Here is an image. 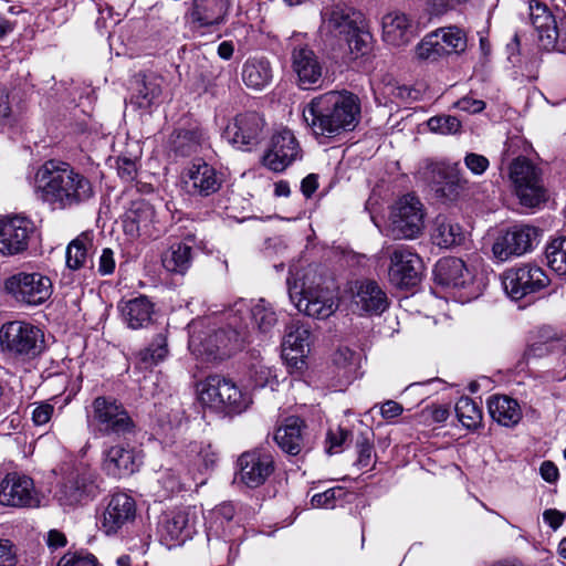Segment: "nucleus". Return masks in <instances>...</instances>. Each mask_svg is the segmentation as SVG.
Listing matches in <instances>:
<instances>
[{
	"mask_svg": "<svg viewBox=\"0 0 566 566\" xmlns=\"http://www.w3.org/2000/svg\"><path fill=\"white\" fill-rule=\"evenodd\" d=\"M32 186L36 197L56 210L78 207L95 195L87 176L57 159H49L36 168Z\"/></svg>",
	"mask_w": 566,
	"mask_h": 566,
	"instance_id": "obj_1",
	"label": "nucleus"
},
{
	"mask_svg": "<svg viewBox=\"0 0 566 566\" xmlns=\"http://www.w3.org/2000/svg\"><path fill=\"white\" fill-rule=\"evenodd\" d=\"M303 120L316 138L334 139L353 132L361 118L359 97L346 90L313 97L302 111Z\"/></svg>",
	"mask_w": 566,
	"mask_h": 566,
	"instance_id": "obj_2",
	"label": "nucleus"
},
{
	"mask_svg": "<svg viewBox=\"0 0 566 566\" xmlns=\"http://www.w3.org/2000/svg\"><path fill=\"white\" fill-rule=\"evenodd\" d=\"M203 331L200 322L189 325V349L202 361H217L230 357L243 343L238 328Z\"/></svg>",
	"mask_w": 566,
	"mask_h": 566,
	"instance_id": "obj_3",
	"label": "nucleus"
},
{
	"mask_svg": "<svg viewBox=\"0 0 566 566\" xmlns=\"http://www.w3.org/2000/svg\"><path fill=\"white\" fill-rule=\"evenodd\" d=\"M286 282L290 300L305 315L325 319L337 310L338 301L334 291L316 282L315 275L307 273L302 282L287 277Z\"/></svg>",
	"mask_w": 566,
	"mask_h": 566,
	"instance_id": "obj_4",
	"label": "nucleus"
},
{
	"mask_svg": "<svg viewBox=\"0 0 566 566\" xmlns=\"http://www.w3.org/2000/svg\"><path fill=\"white\" fill-rule=\"evenodd\" d=\"M99 493L98 473L83 465L62 476L54 488L53 500L66 512L92 502Z\"/></svg>",
	"mask_w": 566,
	"mask_h": 566,
	"instance_id": "obj_5",
	"label": "nucleus"
},
{
	"mask_svg": "<svg viewBox=\"0 0 566 566\" xmlns=\"http://www.w3.org/2000/svg\"><path fill=\"white\" fill-rule=\"evenodd\" d=\"M200 402L226 413H241L252 403L251 395L231 379L211 375L197 385Z\"/></svg>",
	"mask_w": 566,
	"mask_h": 566,
	"instance_id": "obj_6",
	"label": "nucleus"
},
{
	"mask_svg": "<svg viewBox=\"0 0 566 566\" xmlns=\"http://www.w3.org/2000/svg\"><path fill=\"white\" fill-rule=\"evenodd\" d=\"M87 427L101 436H125L134 432L135 423L126 408L113 397L98 396L86 408Z\"/></svg>",
	"mask_w": 566,
	"mask_h": 566,
	"instance_id": "obj_7",
	"label": "nucleus"
},
{
	"mask_svg": "<svg viewBox=\"0 0 566 566\" xmlns=\"http://www.w3.org/2000/svg\"><path fill=\"white\" fill-rule=\"evenodd\" d=\"M0 345L11 354L33 358L44 348V334L30 323L12 321L1 326Z\"/></svg>",
	"mask_w": 566,
	"mask_h": 566,
	"instance_id": "obj_8",
	"label": "nucleus"
},
{
	"mask_svg": "<svg viewBox=\"0 0 566 566\" xmlns=\"http://www.w3.org/2000/svg\"><path fill=\"white\" fill-rule=\"evenodd\" d=\"M424 208L421 201L412 196L401 197L390 212L389 232L394 239H415L424 229Z\"/></svg>",
	"mask_w": 566,
	"mask_h": 566,
	"instance_id": "obj_9",
	"label": "nucleus"
},
{
	"mask_svg": "<svg viewBox=\"0 0 566 566\" xmlns=\"http://www.w3.org/2000/svg\"><path fill=\"white\" fill-rule=\"evenodd\" d=\"M226 315L228 326L238 328L243 339H245V329L249 325L248 321L261 333H269L277 322L276 313L272 305L263 298L253 303L239 300L227 311Z\"/></svg>",
	"mask_w": 566,
	"mask_h": 566,
	"instance_id": "obj_10",
	"label": "nucleus"
},
{
	"mask_svg": "<svg viewBox=\"0 0 566 566\" xmlns=\"http://www.w3.org/2000/svg\"><path fill=\"white\" fill-rule=\"evenodd\" d=\"M4 290L18 303L38 306L51 297L53 284L51 279L42 273L19 272L4 281Z\"/></svg>",
	"mask_w": 566,
	"mask_h": 566,
	"instance_id": "obj_11",
	"label": "nucleus"
},
{
	"mask_svg": "<svg viewBox=\"0 0 566 566\" xmlns=\"http://www.w3.org/2000/svg\"><path fill=\"white\" fill-rule=\"evenodd\" d=\"M291 66L302 90L321 85L325 71L323 59L298 35L291 39Z\"/></svg>",
	"mask_w": 566,
	"mask_h": 566,
	"instance_id": "obj_12",
	"label": "nucleus"
},
{
	"mask_svg": "<svg viewBox=\"0 0 566 566\" xmlns=\"http://www.w3.org/2000/svg\"><path fill=\"white\" fill-rule=\"evenodd\" d=\"M509 177L522 205L535 207L543 200L544 188L539 170L531 160L525 157L514 159L509 168Z\"/></svg>",
	"mask_w": 566,
	"mask_h": 566,
	"instance_id": "obj_13",
	"label": "nucleus"
},
{
	"mask_svg": "<svg viewBox=\"0 0 566 566\" xmlns=\"http://www.w3.org/2000/svg\"><path fill=\"white\" fill-rule=\"evenodd\" d=\"M502 284L506 294L517 301L548 286L549 277L538 265L527 263L506 270Z\"/></svg>",
	"mask_w": 566,
	"mask_h": 566,
	"instance_id": "obj_14",
	"label": "nucleus"
},
{
	"mask_svg": "<svg viewBox=\"0 0 566 566\" xmlns=\"http://www.w3.org/2000/svg\"><path fill=\"white\" fill-rule=\"evenodd\" d=\"M196 521V513L189 507L164 512L157 523L160 543L169 548L184 543L195 533Z\"/></svg>",
	"mask_w": 566,
	"mask_h": 566,
	"instance_id": "obj_15",
	"label": "nucleus"
},
{
	"mask_svg": "<svg viewBox=\"0 0 566 566\" xmlns=\"http://www.w3.org/2000/svg\"><path fill=\"white\" fill-rule=\"evenodd\" d=\"M237 465L239 481L250 489L263 485L275 469L272 452L264 448L243 452L238 458Z\"/></svg>",
	"mask_w": 566,
	"mask_h": 566,
	"instance_id": "obj_16",
	"label": "nucleus"
},
{
	"mask_svg": "<svg viewBox=\"0 0 566 566\" xmlns=\"http://www.w3.org/2000/svg\"><path fill=\"white\" fill-rule=\"evenodd\" d=\"M539 232L528 224H515L499 235L493 243L494 258L506 261L511 256H520L533 250L537 244Z\"/></svg>",
	"mask_w": 566,
	"mask_h": 566,
	"instance_id": "obj_17",
	"label": "nucleus"
},
{
	"mask_svg": "<svg viewBox=\"0 0 566 566\" xmlns=\"http://www.w3.org/2000/svg\"><path fill=\"white\" fill-rule=\"evenodd\" d=\"M135 518V500L124 492H118L109 496L99 518V530L107 536L117 535L126 531Z\"/></svg>",
	"mask_w": 566,
	"mask_h": 566,
	"instance_id": "obj_18",
	"label": "nucleus"
},
{
	"mask_svg": "<svg viewBox=\"0 0 566 566\" xmlns=\"http://www.w3.org/2000/svg\"><path fill=\"white\" fill-rule=\"evenodd\" d=\"M422 260L409 247L399 245L390 254L388 276L390 282L399 289L416 286L422 274Z\"/></svg>",
	"mask_w": 566,
	"mask_h": 566,
	"instance_id": "obj_19",
	"label": "nucleus"
},
{
	"mask_svg": "<svg viewBox=\"0 0 566 566\" xmlns=\"http://www.w3.org/2000/svg\"><path fill=\"white\" fill-rule=\"evenodd\" d=\"M0 503L13 507H39L41 495L30 476L12 472L0 483Z\"/></svg>",
	"mask_w": 566,
	"mask_h": 566,
	"instance_id": "obj_20",
	"label": "nucleus"
},
{
	"mask_svg": "<svg viewBox=\"0 0 566 566\" xmlns=\"http://www.w3.org/2000/svg\"><path fill=\"white\" fill-rule=\"evenodd\" d=\"M264 120L255 112L238 114L227 125L223 137L235 148L250 150L256 146L263 134Z\"/></svg>",
	"mask_w": 566,
	"mask_h": 566,
	"instance_id": "obj_21",
	"label": "nucleus"
},
{
	"mask_svg": "<svg viewBox=\"0 0 566 566\" xmlns=\"http://www.w3.org/2000/svg\"><path fill=\"white\" fill-rule=\"evenodd\" d=\"M123 229L130 239H156L163 232L154 207L145 200L132 202L124 216Z\"/></svg>",
	"mask_w": 566,
	"mask_h": 566,
	"instance_id": "obj_22",
	"label": "nucleus"
},
{
	"mask_svg": "<svg viewBox=\"0 0 566 566\" xmlns=\"http://www.w3.org/2000/svg\"><path fill=\"white\" fill-rule=\"evenodd\" d=\"M33 232V222L25 217L0 218V254L11 256L24 252Z\"/></svg>",
	"mask_w": 566,
	"mask_h": 566,
	"instance_id": "obj_23",
	"label": "nucleus"
},
{
	"mask_svg": "<svg viewBox=\"0 0 566 566\" xmlns=\"http://www.w3.org/2000/svg\"><path fill=\"white\" fill-rule=\"evenodd\" d=\"M300 146L289 129H282L271 138L269 149L263 156V164L269 169L281 172L300 157Z\"/></svg>",
	"mask_w": 566,
	"mask_h": 566,
	"instance_id": "obj_24",
	"label": "nucleus"
},
{
	"mask_svg": "<svg viewBox=\"0 0 566 566\" xmlns=\"http://www.w3.org/2000/svg\"><path fill=\"white\" fill-rule=\"evenodd\" d=\"M222 175L205 161L192 163L184 175L186 191L191 196L209 197L222 186Z\"/></svg>",
	"mask_w": 566,
	"mask_h": 566,
	"instance_id": "obj_25",
	"label": "nucleus"
},
{
	"mask_svg": "<svg viewBox=\"0 0 566 566\" xmlns=\"http://www.w3.org/2000/svg\"><path fill=\"white\" fill-rule=\"evenodd\" d=\"M139 464L135 450L129 446L118 443L103 451L102 469L108 476L115 479L130 476L138 470Z\"/></svg>",
	"mask_w": 566,
	"mask_h": 566,
	"instance_id": "obj_26",
	"label": "nucleus"
},
{
	"mask_svg": "<svg viewBox=\"0 0 566 566\" xmlns=\"http://www.w3.org/2000/svg\"><path fill=\"white\" fill-rule=\"evenodd\" d=\"M353 305L361 314L380 315L388 307V297L377 282L356 281L352 287Z\"/></svg>",
	"mask_w": 566,
	"mask_h": 566,
	"instance_id": "obj_27",
	"label": "nucleus"
},
{
	"mask_svg": "<svg viewBox=\"0 0 566 566\" xmlns=\"http://www.w3.org/2000/svg\"><path fill=\"white\" fill-rule=\"evenodd\" d=\"M231 7L230 0H191L187 17L198 28L223 24Z\"/></svg>",
	"mask_w": 566,
	"mask_h": 566,
	"instance_id": "obj_28",
	"label": "nucleus"
},
{
	"mask_svg": "<svg viewBox=\"0 0 566 566\" xmlns=\"http://www.w3.org/2000/svg\"><path fill=\"white\" fill-rule=\"evenodd\" d=\"M322 19L323 29L340 39L355 32V30L363 24L360 12L343 6L325 8L322 11Z\"/></svg>",
	"mask_w": 566,
	"mask_h": 566,
	"instance_id": "obj_29",
	"label": "nucleus"
},
{
	"mask_svg": "<svg viewBox=\"0 0 566 566\" xmlns=\"http://www.w3.org/2000/svg\"><path fill=\"white\" fill-rule=\"evenodd\" d=\"M468 180L463 177L459 164L439 165L436 169L433 190L444 200H457L465 190Z\"/></svg>",
	"mask_w": 566,
	"mask_h": 566,
	"instance_id": "obj_30",
	"label": "nucleus"
},
{
	"mask_svg": "<svg viewBox=\"0 0 566 566\" xmlns=\"http://www.w3.org/2000/svg\"><path fill=\"white\" fill-rule=\"evenodd\" d=\"M434 280L443 286L463 287L472 281V273L459 258H443L433 270Z\"/></svg>",
	"mask_w": 566,
	"mask_h": 566,
	"instance_id": "obj_31",
	"label": "nucleus"
},
{
	"mask_svg": "<svg viewBox=\"0 0 566 566\" xmlns=\"http://www.w3.org/2000/svg\"><path fill=\"white\" fill-rule=\"evenodd\" d=\"M304 422L297 417L287 418L274 434V440L281 450L290 455H297L304 447Z\"/></svg>",
	"mask_w": 566,
	"mask_h": 566,
	"instance_id": "obj_32",
	"label": "nucleus"
},
{
	"mask_svg": "<svg viewBox=\"0 0 566 566\" xmlns=\"http://www.w3.org/2000/svg\"><path fill=\"white\" fill-rule=\"evenodd\" d=\"M311 332L304 325L291 324L282 344L284 358L297 365L310 349Z\"/></svg>",
	"mask_w": 566,
	"mask_h": 566,
	"instance_id": "obj_33",
	"label": "nucleus"
},
{
	"mask_svg": "<svg viewBox=\"0 0 566 566\" xmlns=\"http://www.w3.org/2000/svg\"><path fill=\"white\" fill-rule=\"evenodd\" d=\"M488 409L494 421L507 428L515 427L523 416L517 400L505 395L490 397L488 399Z\"/></svg>",
	"mask_w": 566,
	"mask_h": 566,
	"instance_id": "obj_34",
	"label": "nucleus"
},
{
	"mask_svg": "<svg viewBox=\"0 0 566 566\" xmlns=\"http://www.w3.org/2000/svg\"><path fill=\"white\" fill-rule=\"evenodd\" d=\"M384 40L394 46H401L413 38V30L409 18L405 13H388L382 19Z\"/></svg>",
	"mask_w": 566,
	"mask_h": 566,
	"instance_id": "obj_35",
	"label": "nucleus"
},
{
	"mask_svg": "<svg viewBox=\"0 0 566 566\" xmlns=\"http://www.w3.org/2000/svg\"><path fill=\"white\" fill-rule=\"evenodd\" d=\"M95 251L94 235L92 232H83L72 240L66 247L65 263L70 270L76 271L92 264V255Z\"/></svg>",
	"mask_w": 566,
	"mask_h": 566,
	"instance_id": "obj_36",
	"label": "nucleus"
},
{
	"mask_svg": "<svg viewBox=\"0 0 566 566\" xmlns=\"http://www.w3.org/2000/svg\"><path fill=\"white\" fill-rule=\"evenodd\" d=\"M235 507L231 502L216 506L208 515V533L217 537L228 538L234 534L239 523L234 521Z\"/></svg>",
	"mask_w": 566,
	"mask_h": 566,
	"instance_id": "obj_37",
	"label": "nucleus"
},
{
	"mask_svg": "<svg viewBox=\"0 0 566 566\" xmlns=\"http://www.w3.org/2000/svg\"><path fill=\"white\" fill-rule=\"evenodd\" d=\"M119 308L124 321L133 329L146 327L154 314V304L145 295L128 300Z\"/></svg>",
	"mask_w": 566,
	"mask_h": 566,
	"instance_id": "obj_38",
	"label": "nucleus"
},
{
	"mask_svg": "<svg viewBox=\"0 0 566 566\" xmlns=\"http://www.w3.org/2000/svg\"><path fill=\"white\" fill-rule=\"evenodd\" d=\"M431 239L436 245L448 249L461 244L464 233L458 222L440 214L436 218Z\"/></svg>",
	"mask_w": 566,
	"mask_h": 566,
	"instance_id": "obj_39",
	"label": "nucleus"
},
{
	"mask_svg": "<svg viewBox=\"0 0 566 566\" xmlns=\"http://www.w3.org/2000/svg\"><path fill=\"white\" fill-rule=\"evenodd\" d=\"M272 76V67L266 59L253 57L243 64L242 81L252 90H263L271 83Z\"/></svg>",
	"mask_w": 566,
	"mask_h": 566,
	"instance_id": "obj_40",
	"label": "nucleus"
},
{
	"mask_svg": "<svg viewBox=\"0 0 566 566\" xmlns=\"http://www.w3.org/2000/svg\"><path fill=\"white\" fill-rule=\"evenodd\" d=\"M192 248L186 242H174L161 255L163 266L171 273L185 274L191 265Z\"/></svg>",
	"mask_w": 566,
	"mask_h": 566,
	"instance_id": "obj_41",
	"label": "nucleus"
},
{
	"mask_svg": "<svg viewBox=\"0 0 566 566\" xmlns=\"http://www.w3.org/2000/svg\"><path fill=\"white\" fill-rule=\"evenodd\" d=\"M169 354L167 336L159 333L153 342L136 354V367L139 369H151L164 361Z\"/></svg>",
	"mask_w": 566,
	"mask_h": 566,
	"instance_id": "obj_42",
	"label": "nucleus"
},
{
	"mask_svg": "<svg viewBox=\"0 0 566 566\" xmlns=\"http://www.w3.org/2000/svg\"><path fill=\"white\" fill-rule=\"evenodd\" d=\"M188 463L197 471L203 472L213 469L218 462V452L210 443L191 442L186 451Z\"/></svg>",
	"mask_w": 566,
	"mask_h": 566,
	"instance_id": "obj_43",
	"label": "nucleus"
},
{
	"mask_svg": "<svg viewBox=\"0 0 566 566\" xmlns=\"http://www.w3.org/2000/svg\"><path fill=\"white\" fill-rule=\"evenodd\" d=\"M360 354L348 347H340L333 357V363L337 369L338 376L346 382H350L358 377L360 368Z\"/></svg>",
	"mask_w": 566,
	"mask_h": 566,
	"instance_id": "obj_44",
	"label": "nucleus"
},
{
	"mask_svg": "<svg viewBox=\"0 0 566 566\" xmlns=\"http://www.w3.org/2000/svg\"><path fill=\"white\" fill-rule=\"evenodd\" d=\"M161 77L156 75H145L140 82H137L136 93L133 95V98L139 107L146 108L161 95Z\"/></svg>",
	"mask_w": 566,
	"mask_h": 566,
	"instance_id": "obj_45",
	"label": "nucleus"
},
{
	"mask_svg": "<svg viewBox=\"0 0 566 566\" xmlns=\"http://www.w3.org/2000/svg\"><path fill=\"white\" fill-rule=\"evenodd\" d=\"M446 55L461 54L467 49V35L457 25L442 27L436 30Z\"/></svg>",
	"mask_w": 566,
	"mask_h": 566,
	"instance_id": "obj_46",
	"label": "nucleus"
},
{
	"mask_svg": "<svg viewBox=\"0 0 566 566\" xmlns=\"http://www.w3.org/2000/svg\"><path fill=\"white\" fill-rule=\"evenodd\" d=\"M455 413L459 421L468 430L481 427L483 412L481 407L470 397H461L455 403Z\"/></svg>",
	"mask_w": 566,
	"mask_h": 566,
	"instance_id": "obj_47",
	"label": "nucleus"
},
{
	"mask_svg": "<svg viewBox=\"0 0 566 566\" xmlns=\"http://www.w3.org/2000/svg\"><path fill=\"white\" fill-rule=\"evenodd\" d=\"M415 55L417 60L422 62H437L447 56L440 44L436 30L424 35L416 45Z\"/></svg>",
	"mask_w": 566,
	"mask_h": 566,
	"instance_id": "obj_48",
	"label": "nucleus"
},
{
	"mask_svg": "<svg viewBox=\"0 0 566 566\" xmlns=\"http://www.w3.org/2000/svg\"><path fill=\"white\" fill-rule=\"evenodd\" d=\"M548 266L558 275H566V237L551 240L545 249Z\"/></svg>",
	"mask_w": 566,
	"mask_h": 566,
	"instance_id": "obj_49",
	"label": "nucleus"
},
{
	"mask_svg": "<svg viewBox=\"0 0 566 566\" xmlns=\"http://www.w3.org/2000/svg\"><path fill=\"white\" fill-rule=\"evenodd\" d=\"M250 378L255 387H270L272 390L279 385V379L275 370L263 364L262 361H258L252 365L250 368Z\"/></svg>",
	"mask_w": 566,
	"mask_h": 566,
	"instance_id": "obj_50",
	"label": "nucleus"
},
{
	"mask_svg": "<svg viewBox=\"0 0 566 566\" xmlns=\"http://www.w3.org/2000/svg\"><path fill=\"white\" fill-rule=\"evenodd\" d=\"M428 128L442 135L457 134L461 129V122L451 115L432 116L427 122Z\"/></svg>",
	"mask_w": 566,
	"mask_h": 566,
	"instance_id": "obj_51",
	"label": "nucleus"
},
{
	"mask_svg": "<svg viewBox=\"0 0 566 566\" xmlns=\"http://www.w3.org/2000/svg\"><path fill=\"white\" fill-rule=\"evenodd\" d=\"M369 38V34L364 31L363 25H359L355 32L349 33L343 39L348 46L350 59L355 60L367 52Z\"/></svg>",
	"mask_w": 566,
	"mask_h": 566,
	"instance_id": "obj_52",
	"label": "nucleus"
},
{
	"mask_svg": "<svg viewBox=\"0 0 566 566\" xmlns=\"http://www.w3.org/2000/svg\"><path fill=\"white\" fill-rule=\"evenodd\" d=\"M199 143L200 137L196 132H180L174 140L175 151L181 156H189L197 151Z\"/></svg>",
	"mask_w": 566,
	"mask_h": 566,
	"instance_id": "obj_53",
	"label": "nucleus"
},
{
	"mask_svg": "<svg viewBox=\"0 0 566 566\" xmlns=\"http://www.w3.org/2000/svg\"><path fill=\"white\" fill-rule=\"evenodd\" d=\"M471 0H426V10L430 17H441L448 11L465 6Z\"/></svg>",
	"mask_w": 566,
	"mask_h": 566,
	"instance_id": "obj_54",
	"label": "nucleus"
},
{
	"mask_svg": "<svg viewBox=\"0 0 566 566\" xmlns=\"http://www.w3.org/2000/svg\"><path fill=\"white\" fill-rule=\"evenodd\" d=\"M531 18L536 29L548 28L555 22L553 14L549 12L546 4L535 1L530 4Z\"/></svg>",
	"mask_w": 566,
	"mask_h": 566,
	"instance_id": "obj_55",
	"label": "nucleus"
},
{
	"mask_svg": "<svg viewBox=\"0 0 566 566\" xmlns=\"http://www.w3.org/2000/svg\"><path fill=\"white\" fill-rule=\"evenodd\" d=\"M367 434H361L357 441L356 447L358 450V459L356 461V464L360 469H366L371 463V455H373V443L368 434H371L370 430H367Z\"/></svg>",
	"mask_w": 566,
	"mask_h": 566,
	"instance_id": "obj_56",
	"label": "nucleus"
},
{
	"mask_svg": "<svg viewBox=\"0 0 566 566\" xmlns=\"http://www.w3.org/2000/svg\"><path fill=\"white\" fill-rule=\"evenodd\" d=\"M57 566H97V559L87 552L66 553Z\"/></svg>",
	"mask_w": 566,
	"mask_h": 566,
	"instance_id": "obj_57",
	"label": "nucleus"
},
{
	"mask_svg": "<svg viewBox=\"0 0 566 566\" xmlns=\"http://www.w3.org/2000/svg\"><path fill=\"white\" fill-rule=\"evenodd\" d=\"M343 494L344 492L340 486L331 488L322 493L314 494L311 499V504L313 507L332 509L336 499Z\"/></svg>",
	"mask_w": 566,
	"mask_h": 566,
	"instance_id": "obj_58",
	"label": "nucleus"
},
{
	"mask_svg": "<svg viewBox=\"0 0 566 566\" xmlns=\"http://www.w3.org/2000/svg\"><path fill=\"white\" fill-rule=\"evenodd\" d=\"M463 163L474 176L483 175L490 166L489 159L476 153H468L463 158Z\"/></svg>",
	"mask_w": 566,
	"mask_h": 566,
	"instance_id": "obj_59",
	"label": "nucleus"
},
{
	"mask_svg": "<svg viewBox=\"0 0 566 566\" xmlns=\"http://www.w3.org/2000/svg\"><path fill=\"white\" fill-rule=\"evenodd\" d=\"M117 174L124 181H133L137 175V161L125 156L116 160Z\"/></svg>",
	"mask_w": 566,
	"mask_h": 566,
	"instance_id": "obj_60",
	"label": "nucleus"
},
{
	"mask_svg": "<svg viewBox=\"0 0 566 566\" xmlns=\"http://www.w3.org/2000/svg\"><path fill=\"white\" fill-rule=\"evenodd\" d=\"M116 266V261L114 256V251L109 248H105L102 250V253L98 258V266L97 271L101 275H109L114 272Z\"/></svg>",
	"mask_w": 566,
	"mask_h": 566,
	"instance_id": "obj_61",
	"label": "nucleus"
},
{
	"mask_svg": "<svg viewBox=\"0 0 566 566\" xmlns=\"http://www.w3.org/2000/svg\"><path fill=\"white\" fill-rule=\"evenodd\" d=\"M15 564L14 545L9 539H0V566H14Z\"/></svg>",
	"mask_w": 566,
	"mask_h": 566,
	"instance_id": "obj_62",
	"label": "nucleus"
},
{
	"mask_svg": "<svg viewBox=\"0 0 566 566\" xmlns=\"http://www.w3.org/2000/svg\"><path fill=\"white\" fill-rule=\"evenodd\" d=\"M347 438L348 432L342 428H338L336 431H329L327 433V452L331 454L339 452Z\"/></svg>",
	"mask_w": 566,
	"mask_h": 566,
	"instance_id": "obj_63",
	"label": "nucleus"
},
{
	"mask_svg": "<svg viewBox=\"0 0 566 566\" xmlns=\"http://www.w3.org/2000/svg\"><path fill=\"white\" fill-rule=\"evenodd\" d=\"M54 412V407L50 403H40L32 411V421L35 426L46 424Z\"/></svg>",
	"mask_w": 566,
	"mask_h": 566,
	"instance_id": "obj_64",
	"label": "nucleus"
}]
</instances>
